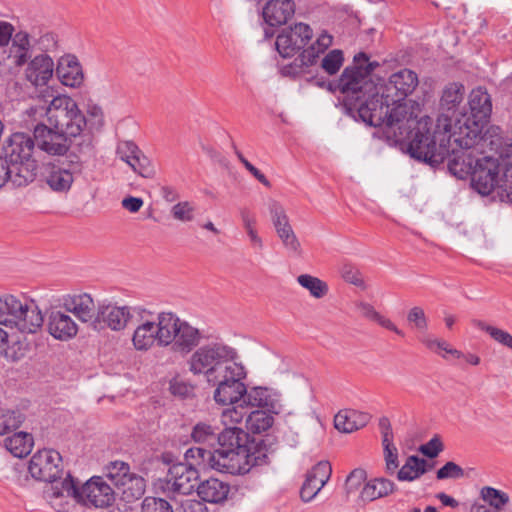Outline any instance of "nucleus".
<instances>
[{
  "label": "nucleus",
  "instance_id": "nucleus-61",
  "mask_svg": "<svg viewBox=\"0 0 512 512\" xmlns=\"http://www.w3.org/2000/svg\"><path fill=\"white\" fill-rule=\"evenodd\" d=\"M142 152L138 146L132 141H123L120 142L117 146L116 153L119 158L126 162L130 163L139 153Z\"/></svg>",
  "mask_w": 512,
  "mask_h": 512
},
{
  "label": "nucleus",
  "instance_id": "nucleus-15",
  "mask_svg": "<svg viewBox=\"0 0 512 512\" xmlns=\"http://www.w3.org/2000/svg\"><path fill=\"white\" fill-rule=\"evenodd\" d=\"M501 168L492 156H481L471 174V185L481 195H489L496 187L502 188Z\"/></svg>",
  "mask_w": 512,
  "mask_h": 512
},
{
  "label": "nucleus",
  "instance_id": "nucleus-5",
  "mask_svg": "<svg viewBox=\"0 0 512 512\" xmlns=\"http://www.w3.org/2000/svg\"><path fill=\"white\" fill-rule=\"evenodd\" d=\"M45 499L57 512L69 510L68 499H74L85 506L108 507L114 501V491L101 477H93L78 487L75 479L68 473L66 478L45 491Z\"/></svg>",
  "mask_w": 512,
  "mask_h": 512
},
{
  "label": "nucleus",
  "instance_id": "nucleus-35",
  "mask_svg": "<svg viewBox=\"0 0 512 512\" xmlns=\"http://www.w3.org/2000/svg\"><path fill=\"white\" fill-rule=\"evenodd\" d=\"M465 96V87L459 82H450L442 90L439 107L443 112L454 113L463 102Z\"/></svg>",
  "mask_w": 512,
  "mask_h": 512
},
{
  "label": "nucleus",
  "instance_id": "nucleus-14",
  "mask_svg": "<svg viewBox=\"0 0 512 512\" xmlns=\"http://www.w3.org/2000/svg\"><path fill=\"white\" fill-rule=\"evenodd\" d=\"M417 74L407 68L401 69L390 75L387 82L378 87L379 98L387 103H397L407 99L418 86Z\"/></svg>",
  "mask_w": 512,
  "mask_h": 512
},
{
  "label": "nucleus",
  "instance_id": "nucleus-55",
  "mask_svg": "<svg viewBox=\"0 0 512 512\" xmlns=\"http://www.w3.org/2000/svg\"><path fill=\"white\" fill-rule=\"evenodd\" d=\"M340 275L345 282L362 289L366 288L362 274L355 266L343 264L340 268Z\"/></svg>",
  "mask_w": 512,
  "mask_h": 512
},
{
  "label": "nucleus",
  "instance_id": "nucleus-37",
  "mask_svg": "<svg viewBox=\"0 0 512 512\" xmlns=\"http://www.w3.org/2000/svg\"><path fill=\"white\" fill-rule=\"evenodd\" d=\"M34 445L33 436L27 432H16L12 436L5 438V448L18 458L26 457L30 454Z\"/></svg>",
  "mask_w": 512,
  "mask_h": 512
},
{
  "label": "nucleus",
  "instance_id": "nucleus-7",
  "mask_svg": "<svg viewBox=\"0 0 512 512\" xmlns=\"http://www.w3.org/2000/svg\"><path fill=\"white\" fill-rule=\"evenodd\" d=\"M378 66L377 62H369L367 54L360 52L354 56L353 65L342 72L335 83L334 90L344 95V101L350 109L358 111L359 106L379 95L378 86L371 79V72Z\"/></svg>",
  "mask_w": 512,
  "mask_h": 512
},
{
  "label": "nucleus",
  "instance_id": "nucleus-6",
  "mask_svg": "<svg viewBox=\"0 0 512 512\" xmlns=\"http://www.w3.org/2000/svg\"><path fill=\"white\" fill-rule=\"evenodd\" d=\"M431 119L422 118L413 128L414 134L409 143L408 151L411 157L427 163H441L450 153L452 138V120L442 113L435 124L433 132L429 127Z\"/></svg>",
  "mask_w": 512,
  "mask_h": 512
},
{
  "label": "nucleus",
  "instance_id": "nucleus-1",
  "mask_svg": "<svg viewBox=\"0 0 512 512\" xmlns=\"http://www.w3.org/2000/svg\"><path fill=\"white\" fill-rule=\"evenodd\" d=\"M236 350L223 343H209L198 347L187 361L189 371L195 376H203L206 382L215 387V402L230 401L242 389L239 378L246 377V371L237 362Z\"/></svg>",
  "mask_w": 512,
  "mask_h": 512
},
{
  "label": "nucleus",
  "instance_id": "nucleus-16",
  "mask_svg": "<svg viewBox=\"0 0 512 512\" xmlns=\"http://www.w3.org/2000/svg\"><path fill=\"white\" fill-rule=\"evenodd\" d=\"M244 378H239L238 382L242 385L240 392L236 396L231 397L230 401L217 402L221 405H232L242 402L244 406L256 407L258 409H266L272 413H279L281 405L269 389L263 387H253L247 390L243 382Z\"/></svg>",
  "mask_w": 512,
  "mask_h": 512
},
{
  "label": "nucleus",
  "instance_id": "nucleus-27",
  "mask_svg": "<svg viewBox=\"0 0 512 512\" xmlns=\"http://www.w3.org/2000/svg\"><path fill=\"white\" fill-rule=\"evenodd\" d=\"M294 0H269L262 8V17L271 27L286 24L295 13Z\"/></svg>",
  "mask_w": 512,
  "mask_h": 512
},
{
  "label": "nucleus",
  "instance_id": "nucleus-62",
  "mask_svg": "<svg viewBox=\"0 0 512 512\" xmlns=\"http://www.w3.org/2000/svg\"><path fill=\"white\" fill-rule=\"evenodd\" d=\"M436 476L439 480L462 478L464 476V470L458 464L449 461L437 471Z\"/></svg>",
  "mask_w": 512,
  "mask_h": 512
},
{
  "label": "nucleus",
  "instance_id": "nucleus-36",
  "mask_svg": "<svg viewBox=\"0 0 512 512\" xmlns=\"http://www.w3.org/2000/svg\"><path fill=\"white\" fill-rule=\"evenodd\" d=\"M433 468L425 459L416 455L409 456L404 465L397 472V479L399 481H414L420 478L423 474L427 473Z\"/></svg>",
  "mask_w": 512,
  "mask_h": 512
},
{
  "label": "nucleus",
  "instance_id": "nucleus-38",
  "mask_svg": "<svg viewBox=\"0 0 512 512\" xmlns=\"http://www.w3.org/2000/svg\"><path fill=\"white\" fill-rule=\"evenodd\" d=\"M356 309L360 315L370 321L376 322L381 327L394 332L400 337H404V332L399 329L389 318L381 315L376 309L367 302L356 303Z\"/></svg>",
  "mask_w": 512,
  "mask_h": 512
},
{
  "label": "nucleus",
  "instance_id": "nucleus-50",
  "mask_svg": "<svg viewBox=\"0 0 512 512\" xmlns=\"http://www.w3.org/2000/svg\"><path fill=\"white\" fill-rule=\"evenodd\" d=\"M343 62V52L339 49H334L324 56L321 61V67L329 75H334L340 70Z\"/></svg>",
  "mask_w": 512,
  "mask_h": 512
},
{
  "label": "nucleus",
  "instance_id": "nucleus-31",
  "mask_svg": "<svg viewBox=\"0 0 512 512\" xmlns=\"http://www.w3.org/2000/svg\"><path fill=\"white\" fill-rule=\"evenodd\" d=\"M230 492L228 483L217 478H209L197 486V494L203 502L219 504L224 502Z\"/></svg>",
  "mask_w": 512,
  "mask_h": 512
},
{
  "label": "nucleus",
  "instance_id": "nucleus-45",
  "mask_svg": "<svg viewBox=\"0 0 512 512\" xmlns=\"http://www.w3.org/2000/svg\"><path fill=\"white\" fill-rule=\"evenodd\" d=\"M219 429L207 422L197 423L191 432L192 439L197 443L212 444L217 441Z\"/></svg>",
  "mask_w": 512,
  "mask_h": 512
},
{
  "label": "nucleus",
  "instance_id": "nucleus-18",
  "mask_svg": "<svg viewBox=\"0 0 512 512\" xmlns=\"http://www.w3.org/2000/svg\"><path fill=\"white\" fill-rule=\"evenodd\" d=\"M313 30L305 23H296L282 30L276 39V49L284 57H292L312 39Z\"/></svg>",
  "mask_w": 512,
  "mask_h": 512
},
{
  "label": "nucleus",
  "instance_id": "nucleus-3",
  "mask_svg": "<svg viewBox=\"0 0 512 512\" xmlns=\"http://www.w3.org/2000/svg\"><path fill=\"white\" fill-rule=\"evenodd\" d=\"M219 447L213 458L216 470L232 475L246 474L252 467L268 462V449L262 442L249 441L248 434L240 427H226L219 431Z\"/></svg>",
  "mask_w": 512,
  "mask_h": 512
},
{
  "label": "nucleus",
  "instance_id": "nucleus-9",
  "mask_svg": "<svg viewBox=\"0 0 512 512\" xmlns=\"http://www.w3.org/2000/svg\"><path fill=\"white\" fill-rule=\"evenodd\" d=\"M43 316L33 300L13 295L0 297V325L15 328L21 333H36L43 325Z\"/></svg>",
  "mask_w": 512,
  "mask_h": 512
},
{
  "label": "nucleus",
  "instance_id": "nucleus-57",
  "mask_svg": "<svg viewBox=\"0 0 512 512\" xmlns=\"http://www.w3.org/2000/svg\"><path fill=\"white\" fill-rule=\"evenodd\" d=\"M407 321L420 332H425L428 329V319L424 309L420 306H414L408 311Z\"/></svg>",
  "mask_w": 512,
  "mask_h": 512
},
{
  "label": "nucleus",
  "instance_id": "nucleus-17",
  "mask_svg": "<svg viewBox=\"0 0 512 512\" xmlns=\"http://www.w3.org/2000/svg\"><path fill=\"white\" fill-rule=\"evenodd\" d=\"M198 477V471L192 464L177 463L169 468L162 489L168 496L187 495L194 490Z\"/></svg>",
  "mask_w": 512,
  "mask_h": 512
},
{
  "label": "nucleus",
  "instance_id": "nucleus-8",
  "mask_svg": "<svg viewBox=\"0 0 512 512\" xmlns=\"http://www.w3.org/2000/svg\"><path fill=\"white\" fill-rule=\"evenodd\" d=\"M35 146L34 136L22 132L13 133L3 146L4 158L17 171L14 186H25L35 179L38 170L33 158Z\"/></svg>",
  "mask_w": 512,
  "mask_h": 512
},
{
  "label": "nucleus",
  "instance_id": "nucleus-40",
  "mask_svg": "<svg viewBox=\"0 0 512 512\" xmlns=\"http://www.w3.org/2000/svg\"><path fill=\"white\" fill-rule=\"evenodd\" d=\"M471 323L475 328L489 334V336L497 343L512 350V335L510 333H508L507 331L500 329L498 327L489 325L486 322L479 320V319H473L471 321Z\"/></svg>",
  "mask_w": 512,
  "mask_h": 512
},
{
  "label": "nucleus",
  "instance_id": "nucleus-30",
  "mask_svg": "<svg viewBox=\"0 0 512 512\" xmlns=\"http://www.w3.org/2000/svg\"><path fill=\"white\" fill-rule=\"evenodd\" d=\"M181 321L172 312H160L157 314L154 324L158 336V346H170L171 342L175 339V334Z\"/></svg>",
  "mask_w": 512,
  "mask_h": 512
},
{
  "label": "nucleus",
  "instance_id": "nucleus-11",
  "mask_svg": "<svg viewBox=\"0 0 512 512\" xmlns=\"http://www.w3.org/2000/svg\"><path fill=\"white\" fill-rule=\"evenodd\" d=\"M466 135L460 134V131L454 132L450 139V153L448 168L449 171L460 179L471 176L474 171L476 161L481 159L483 153L478 145L468 147L464 144Z\"/></svg>",
  "mask_w": 512,
  "mask_h": 512
},
{
  "label": "nucleus",
  "instance_id": "nucleus-42",
  "mask_svg": "<svg viewBox=\"0 0 512 512\" xmlns=\"http://www.w3.org/2000/svg\"><path fill=\"white\" fill-rule=\"evenodd\" d=\"M80 140L73 146L72 152L69 154V160H79L85 163V158L94 156L95 148L93 137L90 134H80Z\"/></svg>",
  "mask_w": 512,
  "mask_h": 512
},
{
  "label": "nucleus",
  "instance_id": "nucleus-59",
  "mask_svg": "<svg viewBox=\"0 0 512 512\" xmlns=\"http://www.w3.org/2000/svg\"><path fill=\"white\" fill-rule=\"evenodd\" d=\"M244 404L241 403L240 407H230L223 410L221 414V423L226 427H234L242 422L245 417L243 411Z\"/></svg>",
  "mask_w": 512,
  "mask_h": 512
},
{
  "label": "nucleus",
  "instance_id": "nucleus-54",
  "mask_svg": "<svg viewBox=\"0 0 512 512\" xmlns=\"http://www.w3.org/2000/svg\"><path fill=\"white\" fill-rule=\"evenodd\" d=\"M35 45L42 52L41 54H48L57 50L58 36L51 31L41 32L38 38L34 39Z\"/></svg>",
  "mask_w": 512,
  "mask_h": 512
},
{
  "label": "nucleus",
  "instance_id": "nucleus-60",
  "mask_svg": "<svg viewBox=\"0 0 512 512\" xmlns=\"http://www.w3.org/2000/svg\"><path fill=\"white\" fill-rule=\"evenodd\" d=\"M141 512H174L170 503L162 498L146 497Z\"/></svg>",
  "mask_w": 512,
  "mask_h": 512
},
{
  "label": "nucleus",
  "instance_id": "nucleus-23",
  "mask_svg": "<svg viewBox=\"0 0 512 512\" xmlns=\"http://www.w3.org/2000/svg\"><path fill=\"white\" fill-rule=\"evenodd\" d=\"M482 132H477L476 139H473L471 142H468V137L466 136L464 144L468 147L473 145H478L482 153H484L485 148H489L490 151L495 152L500 157H508L512 152V143L511 139L505 137L503 135V131L498 126H490L482 135Z\"/></svg>",
  "mask_w": 512,
  "mask_h": 512
},
{
  "label": "nucleus",
  "instance_id": "nucleus-51",
  "mask_svg": "<svg viewBox=\"0 0 512 512\" xmlns=\"http://www.w3.org/2000/svg\"><path fill=\"white\" fill-rule=\"evenodd\" d=\"M128 165L134 172L144 178H153L155 175V170L151 161L142 152L131 160Z\"/></svg>",
  "mask_w": 512,
  "mask_h": 512
},
{
  "label": "nucleus",
  "instance_id": "nucleus-34",
  "mask_svg": "<svg viewBox=\"0 0 512 512\" xmlns=\"http://www.w3.org/2000/svg\"><path fill=\"white\" fill-rule=\"evenodd\" d=\"M395 488L394 482L387 478H373L366 481L359 493V499L364 503L372 502L392 494Z\"/></svg>",
  "mask_w": 512,
  "mask_h": 512
},
{
  "label": "nucleus",
  "instance_id": "nucleus-47",
  "mask_svg": "<svg viewBox=\"0 0 512 512\" xmlns=\"http://www.w3.org/2000/svg\"><path fill=\"white\" fill-rule=\"evenodd\" d=\"M480 496L493 509L499 510L509 502V496L503 491L485 486L480 491Z\"/></svg>",
  "mask_w": 512,
  "mask_h": 512
},
{
  "label": "nucleus",
  "instance_id": "nucleus-63",
  "mask_svg": "<svg viewBox=\"0 0 512 512\" xmlns=\"http://www.w3.org/2000/svg\"><path fill=\"white\" fill-rule=\"evenodd\" d=\"M385 461V471L389 475H393L399 467L398 449L395 447L383 449Z\"/></svg>",
  "mask_w": 512,
  "mask_h": 512
},
{
  "label": "nucleus",
  "instance_id": "nucleus-10",
  "mask_svg": "<svg viewBox=\"0 0 512 512\" xmlns=\"http://www.w3.org/2000/svg\"><path fill=\"white\" fill-rule=\"evenodd\" d=\"M468 105L469 115L464 114L457 124L460 134H465L468 137V142L472 143L471 141L476 139L477 132H482L484 124L491 115V97L485 89L477 87L470 92Z\"/></svg>",
  "mask_w": 512,
  "mask_h": 512
},
{
  "label": "nucleus",
  "instance_id": "nucleus-20",
  "mask_svg": "<svg viewBox=\"0 0 512 512\" xmlns=\"http://www.w3.org/2000/svg\"><path fill=\"white\" fill-rule=\"evenodd\" d=\"M333 42V36L327 31H323L316 41L304 49L302 53L288 66L283 68L285 75L297 76L306 73V69L316 64L320 54H323Z\"/></svg>",
  "mask_w": 512,
  "mask_h": 512
},
{
  "label": "nucleus",
  "instance_id": "nucleus-53",
  "mask_svg": "<svg viewBox=\"0 0 512 512\" xmlns=\"http://www.w3.org/2000/svg\"><path fill=\"white\" fill-rule=\"evenodd\" d=\"M195 206L189 201H181L171 209L172 217L180 222H191L195 218Z\"/></svg>",
  "mask_w": 512,
  "mask_h": 512
},
{
  "label": "nucleus",
  "instance_id": "nucleus-56",
  "mask_svg": "<svg viewBox=\"0 0 512 512\" xmlns=\"http://www.w3.org/2000/svg\"><path fill=\"white\" fill-rule=\"evenodd\" d=\"M332 474V468L328 461H320L315 466L312 467L311 470L307 472V475L310 476L313 480L317 482V484L326 485L329 481Z\"/></svg>",
  "mask_w": 512,
  "mask_h": 512
},
{
  "label": "nucleus",
  "instance_id": "nucleus-49",
  "mask_svg": "<svg viewBox=\"0 0 512 512\" xmlns=\"http://www.w3.org/2000/svg\"><path fill=\"white\" fill-rule=\"evenodd\" d=\"M279 239L281 240V243L283 247L295 254L300 255L301 254V244L299 239L297 238L292 226L283 228L280 230L275 231Z\"/></svg>",
  "mask_w": 512,
  "mask_h": 512
},
{
  "label": "nucleus",
  "instance_id": "nucleus-41",
  "mask_svg": "<svg viewBox=\"0 0 512 512\" xmlns=\"http://www.w3.org/2000/svg\"><path fill=\"white\" fill-rule=\"evenodd\" d=\"M297 282L300 286L308 290L310 295L316 299L326 296L329 290L326 282L309 274L299 275L297 277Z\"/></svg>",
  "mask_w": 512,
  "mask_h": 512
},
{
  "label": "nucleus",
  "instance_id": "nucleus-26",
  "mask_svg": "<svg viewBox=\"0 0 512 512\" xmlns=\"http://www.w3.org/2000/svg\"><path fill=\"white\" fill-rule=\"evenodd\" d=\"M26 79L34 86H44L52 78L54 61L48 54H38L26 63Z\"/></svg>",
  "mask_w": 512,
  "mask_h": 512
},
{
  "label": "nucleus",
  "instance_id": "nucleus-58",
  "mask_svg": "<svg viewBox=\"0 0 512 512\" xmlns=\"http://www.w3.org/2000/svg\"><path fill=\"white\" fill-rule=\"evenodd\" d=\"M324 485L317 484L315 480L306 474L305 480L300 489V498L304 503H310L322 490Z\"/></svg>",
  "mask_w": 512,
  "mask_h": 512
},
{
  "label": "nucleus",
  "instance_id": "nucleus-19",
  "mask_svg": "<svg viewBox=\"0 0 512 512\" xmlns=\"http://www.w3.org/2000/svg\"><path fill=\"white\" fill-rule=\"evenodd\" d=\"M83 172V161L68 160L67 167L50 164L45 167L44 181L51 190L58 193H66L70 190L74 176Z\"/></svg>",
  "mask_w": 512,
  "mask_h": 512
},
{
  "label": "nucleus",
  "instance_id": "nucleus-2",
  "mask_svg": "<svg viewBox=\"0 0 512 512\" xmlns=\"http://www.w3.org/2000/svg\"><path fill=\"white\" fill-rule=\"evenodd\" d=\"M46 115L49 126L39 123L33 130L36 146L50 156H64L72 138L80 136L86 127V117L76 101L66 95L54 97Z\"/></svg>",
  "mask_w": 512,
  "mask_h": 512
},
{
  "label": "nucleus",
  "instance_id": "nucleus-4",
  "mask_svg": "<svg viewBox=\"0 0 512 512\" xmlns=\"http://www.w3.org/2000/svg\"><path fill=\"white\" fill-rule=\"evenodd\" d=\"M418 104L405 99L397 103H387L379 95L359 106L358 114L363 122L374 127H386L395 137L405 138L417 125Z\"/></svg>",
  "mask_w": 512,
  "mask_h": 512
},
{
  "label": "nucleus",
  "instance_id": "nucleus-39",
  "mask_svg": "<svg viewBox=\"0 0 512 512\" xmlns=\"http://www.w3.org/2000/svg\"><path fill=\"white\" fill-rule=\"evenodd\" d=\"M272 412L266 409H256L252 411L246 419V426L254 434H260L270 429L274 424Z\"/></svg>",
  "mask_w": 512,
  "mask_h": 512
},
{
  "label": "nucleus",
  "instance_id": "nucleus-33",
  "mask_svg": "<svg viewBox=\"0 0 512 512\" xmlns=\"http://www.w3.org/2000/svg\"><path fill=\"white\" fill-rule=\"evenodd\" d=\"M57 74L65 86L76 88L84 81L81 64L75 56L63 57L59 62Z\"/></svg>",
  "mask_w": 512,
  "mask_h": 512
},
{
  "label": "nucleus",
  "instance_id": "nucleus-64",
  "mask_svg": "<svg viewBox=\"0 0 512 512\" xmlns=\"http://www.w3.org/2000/svg\"><path fill=\"white\" fill-rule=\"evenodd\" d=\"M175 512H208V510L203 502L194 499H186L180 502Z\"/></svg>",
  "mask_w": 512,
  "mask_h": 512
},
{
  "label": "nucleus",
  "instance_id": "nucleus-44",
  "mask_svg": "<svg viewBox=\"0 0 512 512\" xmlns=\"http://www.w3.org/2000/svg\"><path fill=\"white\" fill-rule=\"evenodd\" d=\"M25 420L19 410H0V435L17 430Z\"/></svg>",
  "mask_w": 512,
  "mask_h": 512
},
{
  "label": "nucleus",
  "instance_id": "nucleus-28",
  "mask_svg": "<svg viewBox=\"0 0 512 512\" xmlns=\"http://www.w3.org/2000/svg\"><path fill=\"white\" fill-rule=\"evenodd\" d=\"M48 331L55 339L67 341L77 335L78 326L66 311L53 310L48 317Z\"/></svg>",
  "mask_w": 512,
  "mask_h": 512
},
{
  "label": "nucleus",
  "instance_id": "nucleus-12",
  "mask_svg": "<svg viewBox=\"0 0 512 512\" xmlns=\"http://www.w3.org/2000/svg\"><path fill=\"white\" fill-rule=\"evenodd\" d=\"M107 476L126 502L139 499L145 493V479L130 471L123 461H114L108 466Z\"/></svg>",
  "mask_w": 512,
  "mask_h": 512
},
{
  "label": "nucleus",
  "instance_id": "nucleus-46",
  "mask_svg": "<svg viewBox=\"0 0 512 512\" xmlns=\"http://www.w3.org/2000/svg\"><path fill=\"white\" fill-rule=\"evenodd\" d=\"M268 210L275 231L291 226L286 210L280 202L270 199Z\"/></svg>",
  "mask_w": 512,
  "mask_h": 512
},
{
  "label": "nucleus",
  "instance_id": "nucleus-48",
  "mask_svg": "<svg viewBox=\"0 0 512 512\" xmlns=\"http://www.w3.org/2000/svg\"><path fill=\"white\" fill-rule=\"evenodd\" d=\"M367 474L362 468H356L347 476L344 484L345 496L349 499L366 483Z\"/></svg>",
  "mask_w": 512,
  "mask_h": 512
},
{
  "label": "nucleus",
  "instance_id": "nucleus-21",
  "mask_svg": "<svg viewBox=\"0 0 512 512\" xmlns=\"http://www.w3.org/2000/svg\"><path fill=\"white\" fill-rule=\"evenodd\" d=\"M146 308L142 306H113L103 305L98 308V316L102 323L114 331H120L126 327L129 322H134L136 316L143 318L146 315Z\"/></svg>",
  "mask_w": 512,
  "mask_h": 512
},
{
  "label": "nucleus",
  "instance_id": "nucleus-25",
  "mask_svg": "<svg viewBox=\"0 0 512 512\" xmlns=\"http://www.w3.org/2000/svg\"><path fill=\"white\" fill-rule=\"evenodd\" d=\"M147 314L136 316L134 321L138 322L133 336L132 343L136 350L147 351L151 349L155 343L158 344V336L155 329L154 319L152 318L153 312L146 309Z\"/></svg>",
  "mask_w": 512,
  "mask_h": 512
},
{
  "label": "nucleus",
  "instance_id": "nucleus-43",
  "mask_svg": "<svg viewBox=\"0 0 512 512\" xmlns=\"http://www.w3.org/2000/svg\"><path fill=\"white\" fill-rule=\"evenodd\" d=\"M214 455L215 450L210 451L204 448L194 447L186 451L185 459L187 461L191 460L192 462H190L189 464H192L193 467H195V465L204 467L207 465L216 470V461L213 458Z\"/></svg>",
  "mask_w": 512,
  "mask_h": 512
},
{
  "label": "nucleus",
  "instance_id": "nucleus-52",
  "mask_svg": "<svg viewBox=\"0 0 512 512\" xmlns=\"http://www.w3.org/2000/svg\"><path fill=\"white\" fill-rule=\"evenodd\" d=\"M86 114L89 120L86 119V126L89 124L91 130H101L104 126V112L101 106L96 103L88 102L86 106Z\"/></svg>",
  "mask_w": 512,
  "mask_h": 512
},
{
  "label": "nucleus",
  "instance_id": "nucleus-32",
  "mask_svg": "<svg viewBox=\"0 0 512 512\" xmlns=\"http://www.w3.org/2000/svg\"><path fill=\"white\" fill-rule=\"evenodd\" d=\"M368 413L353 409L340 410L334 417L335 428L343 433H352L365 427L370 421Z\"/></svg>",
  "mask_w": 512,
  "mask_h": 512
},
{
  "label": "nucleus",
  "instance_id": "nucleus-29",
  "mask_svg": "<svg viewBox=\"0 0 512 512\" xmlns=\"http://www.w3.org/2000/svg\"><path fill=\"white\" fill-rule=\"evenodd\" d=\"M202 338L198 328L192 326L185 320L179 322L174 341L171 342V349L181 355H187L198 346Z\"/></svg>",
  "mask_w": 512,
  "mask_h": 512
},
{
  "label": "nucleus",
  "instance_id": "nucleus-22",
  "mask_svg": "<svg viewBox=\"0 0 512 512\" xmlns=\"http://www.w3.org/2000/svg\"><path fill=\"white\" fill-rule=\"evenodd\" d=\"M63 308L66 312L74 314L81 322L89 323L93 329H101L98 309L89 294L81 293L64 297Z\"/></svg>",
  "mask_w": 512,
  "mask_h": 512
},
{
  "label": "nucleus",
  "instance_id": "nucleus-24",
  "mask_svg": "<svg viewBox=\"0 0 512 512\" xmlns=\"http://www.w3.org/2000/svg\"><path fill=\"white\" fill-rule=\"evenodd\" d=\"M35 38V32L26 30H18L14 34V39L7 46L6 60L9 65L20 68L26 65L32 57L33 44L32 39Z\"/></svg>",
  "mask_w": 512,
  "mask_h": 512
},
{
  "label": "nucleus",
  "instance_id": "nucleus-13",
  "mask_svg": "<svg viewBox=\"0 0 512 512\" xmlns=\"http://www.w3.org/2000/svg\"><path fill=\"white\" fill-rule=\"evenodd\" d=\"M29 473L37 480L49 482L44 492L58 484L61 487L60 475L63 473L62 457L54 449H43L37 451L30 459L28 466Z\"/></svg>",
  "mask_w": 512,
  "mask_h": 512
}]
</instances>
